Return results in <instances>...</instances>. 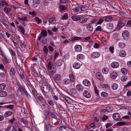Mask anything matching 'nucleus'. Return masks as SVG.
<instances>
[{
	"instance_id": "39",
	"label": "nucleus",
	"mask_w": 131,
	"mask_h": 131,
	"mask_svg": "<svg viewBox=\"0 0 131 131\" xmlns=\"http://www.w3.org/2000/svg\"><path fill=\"white\" fill-rule=\"evenodd\" d=\"M41 34L42 36L46 37L47 35V32L46 30L43 29L41 30Z\"/></svg>"
},
{
	"instance_id": "54",
	"label": "nucleus",
	"mask_w": 131,
	"mask_h": 131,
	"mask_svg": "<svg viewBox=\"0 0 131 131\" xmlns=\"http://www.w3.org/2000/svg\"><path fill=\"white\" fill-rule=\"evenodd\" d=\"M61 78V75L58 74H56L54 77V79L57 81H59L60 79Z\"/></svg>"
},
{
	"instance_id": "57",
	"label": "nucleus",
	"mask_w": 131,
	"mask_h": 131,
	"mask_svg": "<svg viewBox=\"0 0 131 131\" xmlns=\"http://www.w3.org/2000/svg\"><path fill=\"white\" fill-rule=\"evenodd\" d=\"M103 18L102 17V18H100L99 19V20L97 22V24L98 25L101 24L104 21Z\"/></svg>"
},
{
	"instance_id": "26",
	"label": "nucleus",
	"mask_w": 131,
	"mask_h": 131,
	"mask_svg": "<svg viewBox=\"0 0 131 131\" xmlns=\"http://www.w3.org/2000/svg\"><path fill=\"white\" fill-rule=\"evenodd\" d=\"M12 10V8L9 7H5L4 8L3 11L6 14H7L9 13Z\"/></svg>"
},
{
	"instance_id": "56",
	"label": "nucleus",
	"mask_w": 131,
	"mask_h": 131,
	"mask_svg": "<svg viewBox=\"0 0 131 131\" xmlns=\"http://www.w3.org/2000/svg\"><path fill=\"white\" fill-rule=\"evenodd\" d=\"M95 31H102V32H104V31L101 28V27L100 26H98L96 28L95 30Z\"/></svg>"
},
{
	"instance_id": "5",
	"label": "nucleus",
	"mask_w": 131,
	"mask_h": 131,
	"mask_svg": "<svg viewBox=\"0 0 131 131\" xmlns=\"http://www.w3.org/2000/svg\"><path fill=\"white\" fill-rule=\"evenodd\" d=\"M104 21L105 22H109L112 21L113 20V18L111 15H108L106 16L102 17Z\"/></svg>"
},
{
	"instance_id": "62",
	"label": "nucleus",
	"mask_w": 131,
	"mask_h": 131,
	"mask_svg": "<svg viewBox=\"0 0 131 131\" xmlns=\"http://www.w3.org/2000/svg\"><path fill=\"white\" fill-rule=\"evenodd\" d=\"M125 122H117L116 124L117 126H123L125 125Z\"/></svg>"
},
{
	"instance_id": "13",
	"label": "nucleus",
	"mask_w": 131,
	"mask_h": 131,
	"mask_svg": "<svg viewBox=\"0 0 131 131\" xmlns=\"http://www.w3.org/2000/svg\"><path fill=\"white\" fill-rule=\"evenodd\" d=\"M33 2L32 5L35 8L37 7L40 3L39 0H33Z\"/></svg>"
},
{
	"instance_id": "25",
	"label": "nucleus",
	"mask_w": 131,
	"mask_h": 131,
	"mask_svg": "<svg viewBox=\"0 0 131 131\" xmlns=\"http://www.w3.org/2000/svg\"><path fill=\"white\" fill-rule=\"evenodd\" d=\"M74 49L76 51L80 52L82 50V46L80 45H76L74 47Z\"/></svg>"
},
{
	"instance_id": "48",
	"label": "nucleus",
	"mask_w": 131,
	"mask_h": 131,
	"mask_svg": "<svg viewBox=\"0 0 131 131\" xmlns=\"http://www.w3.org/2000/svg\"><path fill=\"white\" fill-rule=\"evenodd\" d=\"M107 112H111L112 111L113 109L112 107L110 106H108L106 108Z\"/></svg>"
},
{
	"instance_id": "61",
	"label": "nucleus",
	"mask_w": 131,
	"mask_h": 131,
	"mask_svg": "<svg viewBox=\"0 0 131 131\" xmlns=\"http://www.w3.org/2000/svg\"><path fill=\"white\" fill-rule=\"evenodd\" d=\"M35 19V20L37 22L38 24L42 22L41 20L37 17H36Z\"/></svg>"
},
{
	"instance_id": "50",
	"label": "nucleus",
	"mask_w": 131,
	"mask_h": 131,
	"mask_svg": "<svg viewBox=\"0 0 131 131\" xmlns=\"http://www.w3.org/2000/svg\"><path fill=\"white\" fill-rule=\"evenodd\" d=\"M18 28L20 30V31L22 34H24L25 32V30L24 27L21 25H19L18 26Z\"/></svg>"
},
{
	"instance_id": "64",
	"label": "nucleus",
	"mask_w": 131,
	"mask_h": 131,
	"mask_svg": "<svg viewBox=\"0 0 131 131\" xmlns=\"http://www.w3.org/2000/svg\"><path fill=\"white\" fill-rule=\"evenodd\" d=\"M126 25L128 27H131V20H129L127 21Z\"/></svg>"
},
{
	"instance_id": "16",
	"label": "nucleus",
	"mask_w": 131,
	"mask_h": 131,
	"mask_svg": "<svg viewBox=\"0 0 131 131\" xmlns=\"http://www.w3.org/2000/svg\"><path fill=\"white\" fill-rule=\"evenodd\" d=\"M0 5L2 7H4L5 6H8V4L5 0H2L0 1Z\"/></svg>"
},
{
	"instance_id": "42",
	"label": "nucleus",
	"mask_w": 131,
	"mask_h": 131,
	"mask_svg": "<svg viewBox=\"0 0 131 131\" xmlns=\"http://www.w3.org/2000/svg\"><path fill=\"white\" fill-rule=\"evenodd\" d=\"M121 71L122 73L124 75H126L127 73L126 69L125 68H121Z\"/></svg>"
},
{
	"instance_id": "11",
	"label": "nucleus",
	"mask_w": 131,
	"mask_h": 131,
	"mask_svg": "<svg viewBox=\"0 0 131 131\" xmlns=\"http://www.w3.org/2000/svg\"><path fill=\"white\" fill-rule=\"evenodd\" d=\"M77 90L79 92H82L84 89V87L81 84H78L76 86Z\"/></svg>"
},
{
	"instance_id": "14",
	"label": "nucleus",
	"mask_w": 131,
	"mask_h": 131,
	"mask_svg": "<svg viewBox=\"0 0 131 131\" xmlns=\"http://www.w3.org/2000/svg\"><path fill=\"white\" fill-rule=\"evenodd\" d=\"M80 18H81L79 20V22L80 24L85 23L87 21V18H84L83 16H81Z\"/></svg>"
},
{
	"instance_id": "8",
	"label": "nucleus",
	"mask_w": 131,
	"mask_h": 131,
	"mask_svg": "<svg viewBox=\"0 0 131 131\" xmlns=\"http://www.w3.org/2000/svg\"><path fill=\"white\" fill-rule=\"evenodd\" d=\"M96 128V125L94 122L91 123L86 127V128L88 129H90L91 128L93 129H94Z\"/></svg>"
},
{
	"instance_id": "41",
	"label": "nucleus",
	"mask_w": 131,
	"mask_h": 131,
	"mask_svg": "<svg viewBox=\"0 0 131 131\" xmlns=\"http://www.w3.org/2000/svg\"><path fill=\"white\" fill-rule=\"evenodd\" d=\"M12 113V112L10 111H7L5 113L4 116L5 117H8L10 116Z\"/></svg>"
},
{
	"instance_id": "18",
	"label": "nucleus",
	"mask_w": 131,
	"mask_h": 131,
	"mask_svg": "<svg viewBox=\"0 0 131 131\" xmlns=\"http://www.w3.org/2000/svg\"><path fill=\"white\" fill-rule=\"evenodd\" d=\"M111 66L113 68H116L118 67L119 64L117 62H114L111 64Z\"/></svg>"
},
{
	"instance_id": "60",
	"label": "nucleus",
	"mask_w": 131,
	"mask_h": 131,
	"mask_svg": "<svg viewBox=\"0 0 131 131\" xmlns=\"http://www.w3.org/2000/svg\"><path fill=\"white\" fill-rule=\"evenodd\" d=\"M101 96L103 97L106 98L107 97V94L106 92H102L101 93Z\"/></svg>"
},
{
	"instance_id": "51",
	"label": "nucleus",
	"mask_w": 131,
	"mask_h": 131,
	"mask_svg": "<svg viewBox=\"0 0 131 131\" xmlns=\"http://www.w3.org/2000/svg\"><path fill=\"white\" fill-rule=\"evenodd\" d=\"M46 129L47 131H50L51 129V127L50 124H47L46 126Z\"/></svg>"
},
{
	"instance_id": "55",
	"label": "nucleus",
	"mask_w": 131,
	"mask_h": 131,
	"mask_svg": "<svg viewBox=\"0 0 131 131\" xmlns=\"http://www.w3.org/2000/svg\"><path fill=\"white\" fill-rule=\"evenodd\" d=\"M10 52L12 54V56H13L15 57L16 56V54L15 52L11 48H10L9 49Z\"/></svg>"
},
{
	"instance_id": "36",
	"label": "nucleus",
	"mask_w": 131,
	"mask_h": 131,
	"mask_svg": "<svg viewBox=\"0 0 131 131\" xmlns=\"http://www.w3.org/2000/svg\"><path fill=\"white\" fill-rule=\"evenodd\" d=\"M102 71L103 73L106 74L108 73L109 70L107 68L105 67L102 69Z\"/></svg>"
},
{
	"instance_id": "21",
	"label": "nucleus",
	"mask_w": 131,
	"mask_h": 131,
	"mask_svg": "<svg viewBox=\"0 0 131 131\" xmlns=\"http://www.w3.org/2000/svg\"><path fill=\"white\" fill-rule=\"evenodd\" d=\"M63 62V60L59 59L56 61V64L57 67H59L62 65Z\"/></svg>"
},
{
	"instance_id": "12",
	"label": "nucleus",
	"mask_w": 131,
	"mask_h": 131,
	"mask_svg": "<svg viewBox=\"0 0 131 131\" xmlns=\"http://www.w3.org/2000/svg\"><path fill=\"white\" fill-rule=\"evenodd\" d=\"M16 73V69L14 67L11 68L9 72V74L12 77L14 76Z\"/></svg>"
},
{
	"instance_id": "28",
	"label": "nucleus",
	"mask_w": 131,
	"mask_h": 131,
	"mask_svg": "<svg viewBox=\"0 0 131 131\" xmlns=\"http://www.w3.org/2000/svg\"><path fill=\"white\" fill-rule=\"evenodd\" d=\"M86 28L88 31L91 32L93 30V26L90 24H88L86 26Z\"/></svg>"
},
{
	"instance_id": "37",
	"label": "nucleus",
	"mask_w": 131,
	"mask_h": 131,
	"mask_svg": "<svg viewBox=\"0 0 131 131\" xmlns=\"http://www.w3.org/2000/svg\"><path fill=\"white\" fill-rule=\"evenodd\" d=\"M80 17L76 16H73L71 17V18L72 20L74 21H79V20L81 18Z\"/></svg>"
},
{
	"instance_id": "45",
	"label": "nucleus",
	"mask_w": 131,
	"mask_h": 131,
	"mask_svg": "<svg viewBox=\"0 0 131 131\" xmlns=\"http://www.w3.org/2000/svg\"><path fill=\"white\" fill-rule=\"evenodd\" d=\"M82 40L81 37L76 36L73 37V39L71 40L72 41H76Z\"/></svg>"
},
{
	"instance_id": "47",
	"label": "nucleus",
	"mask_w": 131,
	"mask_h": 131,
	"mask_svg": "<svg viewBox=\"0 0 131 131\" xmlns=\"http://www.w3.org/2000/svg\"><path fill=\"white\" fill-rule=\"evenodd\" d=\"M112 89L114 90H116L117 89L118 85L117 84L114 83L112 84Z\"/></svg>"
},
{
	"instance_id": "29",
	"label": "nucleus",
	"mask_w": 131,
	"mask_h": 131,
	"mask_svg": "<svg viewBox=\"0 0 131 131\" xmlns=\"http://www.w3.org/2000/svg\"><path fill=\"white\" fill-rule=\"evenodd\" d=\"M110 75L111 79H115L117 77V73L114 72H113L110 74Z\"/></svg>"
},
{
	"instance_id": "19",
	"label": "nucleus",
	"mask_w": 131,
	"mask_h": 131,
	"mask_svg": "<svg viewBox=\"0 0 131 131\" xmlns=\"http://www.w3.org/2000/svg\"><path fill=\"white\" fill-rule=\"evenodd\" d=\"M50 111H48L47 110H46L43 111V113L45 116V118L46 120L48 119V115H49Z\"/></svg>"
},
{
	"instance_id": "17",
	"label": "nucleus",
	"mask_w": 131,
	"mask_h": 131,
	"mask_svg": "<svg viewBox=\"0 0 131 131\" xmlns=\"http://www.w3.org/2000/svg\"><path fill=\"white\" fill-rule=\"evenodd\" d=\"M82 82L83 84L86 86H89L91 85L90 82L89 80L87 79L84 80Z\"/></svg>"
},
{
	"instance_id": "23",
	"label": "nucleus",
	"mask_w": 131,
	"mask_h": 131,
	"mask_svg": "<svg viewBox=\"0 0 131 131\" xmlns=\"http://www.w3.org/2000/svg\"><path fill=\"white\" fill-rule=\"evenodd\" d=\"M106 26L107 29H112L113 28V23H108L106 24Z\"/></svg>"
},
{
	"instance_id": "63",
	"label": "nucleus",
	"mask_w": 131,
	"mask_h": 131,
	"mask_svg": "<svg viewBox=\"0 0 131 131\" xmlns=\"http://www.w3.org/2000/svg\"><path fill=\"white\" fill-rule=\"evenodd\" d=\"M127 78L126 76H123L121 78V80L123 82L126 81L127 79Z\"/></svg>"
},
{
	"instance_id": "40",
	"label": "nucleus",
	"mask_w": 131,
	"mask_h": 131,
	"mask_svg": "<svg viewBox=\"0 0 131 131\" xmlns=\"http://www.w3.org/2000/svg\"><path fill=\"white\" fill-rule=\"evenodd\" d=\"M70 81L69 79H65L62 81L63 83L65 85H67L69 84L70 83Z\"/></svg>"
},
{
	"instance_id": "10",
	"label": "nucleus",
	"mask_w": 131,
	"mask_h": 131,
	"mask_svg": "<svg viewBox=\"0 0 131 131\" xmlns=\"http://www.w3.org/2000/svg\"><path fill=\"white\" fill-rule=\"evenodd\" d=\"M83 95L85 97L89 98L91 97V95L90 93L87 90H85L83 93Z\"/></svg>"
},
{
	"instance_id": "3",
	"label": "nucleus",
	"mask_w": 131,
	"mask_h": 131,
	"mask_svg": "<svg viewBox=\"0 0 131 131\" xmlns=\"http://www.w3.org/2000/svg\"><path fill=\"white\" fill-rule=\"evenodd\" d=\"M122 36L124 39L127 40L129 38V33L127 30H124L122 32Z\"/></svg>"
},
{
	"instance_id": "53",
	"label": "nucleus",
	"mask_w": 131,
	"mask_h": 131,
	"mask_svg": "<svg viewBox=\"0 0 131 131\" xmlns=\"http://www.w3.org/2000/svg\"><path fill=\"white\" fill-rule=\"evenodd\" d=\"M108 117V116L105 115H103V116L101 118V119L102 121L105 122L106 121Z\"/></svg>"
},
{
	"instance_id": "9",
	"label": "nucleus",
	"mask_w": 131,
	"mask_h": 131,
	"mask_svg": "<svg viewBox=\"0 0 131 131\" xmlns=\"http://www.w3.org/2000/svg\"><path fill=\"white\" fill-rule=\"evenodd\" d=\"M17 90L19 92L21 93L22 95H23V93L26 90L25 86L24 85L21 87H19Z\"/></svg>"
},
{
	"instance_id": "30",
	"label": "nucleus",
	"mask_w": 131,
	"mask_h": 131,
	"mask_svg": "<svg viewBox=\"0 0 131 131\" xmlns=\"http://www.w3.org/2000/svg\"><path fill=\"white\" fill-rule=\"evenodd\" d=\"M7 95V92L3 90L0 91V97H4L6 96Z\"/></svg>"
},
{
	"instance_id": "15",
	"label": "nucleus",
	"mask_w": 131,
	"mask_h": 131,
	"mask_svg": "<svg viewBox=\"0 0 131 131\" xmlns=\"http://www.w3.org/2000/svg\"><path fill=\"white\" fill-rule=\"evenodd\" d=\"M63 99L68 103H73V101L69 97L64 96L63 97Z\"/></svg>"
},
{
	"instance_id": "59",
	"label": "nucleus",
	"mask_w": 131,
	"mask_h": 131,
	"mask_svg": "<svg viewBox=\"0 0 131 131\" xmlns=\"http://www.w3.org/2000/svg\"><path fill=\"white\" fill-rule=\"evenodd\" d=\"M68 18V14L67 13H65L62 17V19L63 20H65L67 19Z\"/></svg>"
},
{
	"instance_id": "38",
	"label": "nucleus",
	"mask_w": 131,
	"mask_h": 131,
	"mask_svg": "<svg viewBox=\"0 0 131 131\" xmlns=\"http://www.w3.org/2000/svg\"><path fill=\"white\" fill-rule=\"evenodd\" d=\"M118 46L121 48H123L125 47V44L123 42H120L118 43Z\"/></svg>"
},
{
	"instance_id": "6",
	"label": "nucleus",
	"mask_w": 131,
	"mask_h": 131,
	"mask_svg": "<svg viewBox=\"0 0 131 131\" xmlns=\"http://www.w3.org/2000/svg\"><path fill=\"white\" fill-rule=\"evenodd\" d=\"M120 117V116L119 114L118 113H114L112 116L114 120L117 121L121 120V119H120V120H119Z\"/></svg>"
},
{
	"instance_id": "58",
	"label": "nucleus",
	"mask_w": 131,
	"mask_h": 131,
	"mask_svg": "<svg viewBox=\"0 0 131 131\" xmlns=\"http://www.w3.org/2000/svg\"><path fill=\"white\" fill-rule=\"evenodd\" d=\"M38 99L39 100L40 102L41 103H44L45 102V99L41 96H39L38 97Z\"/></svg>"
},
{
	"instance_id": "46",
	"label": "nucleus",
	"mask_w": 131,
	"mask_h": 131,
	"mask_svg": "<svg viewBox=\"0 0 131 131\" xmlns=\"http://www.w3.org/2000/svg\"><path fill=\"white\" fill-rule=\"evenodd\" d=\"M59 8L61 12H62L66 9V6L63 5H60L59 6Z\"/></svg>"
},
{
	"instance_id": "32",
	"label": "nucleus",
	"mask_w": 131,
	"mask_h": 131,
	"mask_svg": "<svg viewBox=\"0 0 131 131\" xmlns=\"http://www.w3.org/2000/svg\"><path fill=\"white\" fill-rule=\"evenodd\" d=\"M119 54L121 57H125L126 55V53L125 51L121 50L119 51Z\"/></svg>"
},
{
	"instance_id": "7",
	"label": "nucleus",
	"mask_w": 131,
	"mask_h": 131,
	"mask_svg": "<svg viewBox=\"0 0 131 131\" xmlns=\"http://www.w3.org/2000/svg\"><path fill=\"white\" fill-rule=\"evenodd\" d=\"M96 76L97 78L100 81L104 80V78L101 73L97 72L96 74Z\"/></svg>"
},
{
	"instance_id": "1",
	"label": "nucleus",
	"mask_w": 131,
	"mask_h": 131,
	"mask_svg": "<svg viewBox=\"0 0 131 131\" xmlns=\"http://www.w3.org/2000/svg\"><path fill=\"white\" fill-rule=\"evenodd\" d=\"M125 21H124V18L119 17L118 21L117 24L116 28L118 29H120L125 25Z\"/></svg>"
},
{
	"instance_id": "20",
	"label": "nucleus",
	"mask_w": 131,
	"mask_h": 131,
	"mask_svg": "<svg viewBox=\"0 0 131 131\" xmlns=\"http://www.w3.org/2000/svg\"><path fill=\"white\" fill-rule=\"evenodd\" d=\"M42 90L45 93H47L50 91V88L46 85H44L42 87Z\"/></svg>"
},
{
	"instance_id": "24",
	"label": "nucleus",
	"mask_w": 131,
	"mask_h": 131,
	"mask_svg": "<svg viewBox=\"0 0 131 131\" xmlns=\"http://www.w3.org/2000/svg\"><path fill=\"white\" fill-rule=\"evenodd\" d=\"M77 58L78 60L79 61H80L84 59V56L83 54H79L77 55Z\"/></svg>"
},
{
	"instance_id": "4",
	"label": "nucleus",
	"mask_w": 131,
	"mask_h": 131,
	"mask_svg": "<svg viewBox=\"0 0 131 131\" xmlns=\"http://www.w3.org/2000/svg\"><path fill=\"white\" fill-rule=\"evenodd\" d=\"M100 56V54L98 52L95 51L92 52L91 55V57L92 58L95 59L99 57Z\"/></svg>"
},
{
	"instance_id": "44",
	"label": "nucleus",
	"mask_w": 131,
	"mask_h": 131,
	"mask_svg": "<svg viewBox=\"0 0 131 131\" xmlns=\"http://www.w3.org/2000/svg\"><path fill=\"white\" fill-rule=\"evenodd\" d=\"M6 86V84L4 83L0 84V91L3 90Z\"/></svg>"
},
{
	"instance_id": "2",
	"label": "nucleus",
	"mask_w": 131,
	"mask_h": 131,
	"mask_svg": "<svg viewBox=\"0 0 131 131\" xmlns=\"http://www.w3.org/2000/svg\"><path fill=\"white\" fill-rule=\"evenodd\" d=\"M48 68L49 70H50L51 73H54L56 71V68L55 65L52 64L51 61H49L48 64Z\"/></svg>"
},
{
	"instance_id": "43",
	"label": "nucleus",
	"mask_w": 131,
	"mask_h": 131,
	"mask_svg": "<svg viewBox=\"0 0 131 131\" xmlns=\"http://www.w3.org/2000/svg\"><path fill=\"white\" fill-rule=\"evenodd\" d=\"M69 78H70V81L71 82H73L74 81V78L73 75L72 74H71L69 75Z\"/></svg>"
},
{
	"instance_id": "35",
	"label": "nucleus",
	"mask_w": 131,
	"mask_h": 131,
	"mask_svg": "<svg viewBox=\"0 0 131 131\" xmlns=\"http://www.w3.org/2000/svg\"><path fill=\"white\" fill-rule=\"evenodd\" d=\"M24 94L26 97L29 100L31 99V97L30 94L27 92V90L23 93V94Z\"/></svg>"
},
{
	"instance_id": "27",
	"label": "nucleus",
	"mask_w": 131,
	"mask_h": 131,
	"mask_svg": "<svg viewBox=\"0 0 131 131\" xmlns=\"http://www.w3.org/2000/svg\"><path fill=\"white\" fill-rule=\"evenodd\" d=\"M80 66V63L76 62H74L73 65V68L76 69H79Z\"/></svg>"
},
{
	"instance_id": "31",
	"label": "nucleus",
	"mask_w": 131,
	"mask_h": 131,
	"mask_svg": "<svg viewBox=\"0 0 131 131\" xmlns=\"http://www.w3.org/2000/svg\"><path fill=\"white\" fill-rule=\"evenodd\" d=\"M56 19L54 17L50 18L48 20L49 23L51 24H54L56 22Z\"/></svg>"
},
{
	"instance_id": "52",
	"label": "nucleus",
	"mask_w": 131,
	"mask_h": 131,
	"mask_svg": "<svg viewBox=\"0 0 131 131\" xmlns=\"http://www.w3.org/2000/svg\"><path fill=\"white\" fill-rule=\"evenodd\" d=\"M102 87L105 89H108L110 88L109 85L106 84H103L102 85Z\"/></svg>"
},
{
	"instance_id": "22",
	"label": "nucleus",
	"mask_w": 131,
	"mask_h": 131,
	"mask_svg": "<svg viewBox=\"0 0 131 131\" xmlns=\"http://www.w3.org/2000/svg\"><path fill=\"white\" fill-rule=\"evenodd\" d=\"M17 18L19 20L23 22L28 21L27 17L25 16H21V17H18Z\"/></svg>"
},
{
	"instance_id": "33",
	"label": "nucleus",
	"mask_w": 131,
	"mask_h": 131,
	"mask_svg": "<svg viewBox=\"0 0 131 131\" xmlns=\"http://www.w3.org/2000/svg\"><path fill=\"white\" fill-rule=\"evenodd\" d=\"M11 61L8 59L6 57L4 58L3 60V62L5 65L7 64L8 63H10Z\"/></svg>"
},
{
	"instance_id": "34",
	"label": "nucleus",
	"mask_w": 131,
	"mask_h": 131,
	"mask_svg": "<svg viewBox=\"0 0 131 131\" xmlns=\"http://www.w3.org/2000/svg\"><path fill=\"white\" fill-rule=\"evenodd\" d=\"M55 114V113L54 112H51L50 111L48 117H50V118H52L56 119V115Z\"/></svg>"
},
{
	"instance_id": "49",
	"label": "nucleus",
	"mask_w": 131,
	"mask_h": 131,
	"mask_svg": "<svg viewBox=\"0 0 131 131\" xmlns=\"http://www.w3.org/2000/svg\"><path fill=\"white\" fill-rule=\"evenodd\" d=\"M14 107V106L13 105H8L6 106V108L7 109H9V110H13Z\"/></svg>"
}]
</instances>
